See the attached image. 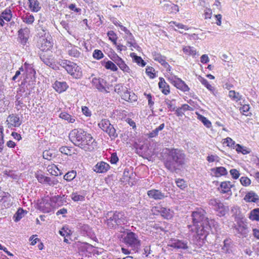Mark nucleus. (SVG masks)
<instances>
[{
	"mask_svg": "<svg viewBox=\"0 0 259 259\" xmlns=\"http://www.w3.org/2000/svg\"><path fill=\"white\" fill-rule=\"evenodd\" d=\"M93 57L96 59L100 60L103 58L104 54L101 50L96 49L93 52Z\"/></svg>",
	"mask_w": 259,
	"mask_h": 259,
	"instance_id": "obj_47",
	"label": "nucleus"
},
{
	"mask_svg": "<svg viewBox=\"0 0 259 259\" xmlns=\"http://www.w3.org/2000/svg\"><path fill=\"white\" fill-rule=\"evenodd\" d=\"M214 17L216 21V24L218 26H221L222 24V15L221 14L214 15Z\"/></svg>",
	"mask_w": 259,
	"mask_h": 259,
	"instance_id": "obj_63",
	"label": "nucleus"
},
{
	"mask_svg": "<svg viewBox=\"0 0 259 259\" xmlns=\"http://www.w3.org/2000/svg\"><path fill=\"white\" fill-rule=\"evenodd\" d=\"M40 58L44 63L47 66H51L52 65V62L50 59L47 58L45 56H41Z\"/></svg>",
	"mask_w": 259,
	"mask_h": 259,
	"instance_id": "obj_62",
	"label": "nucleus"
},
{
	"mask_svg": "<svg viewBox=\"0 0 259 259\" xmlns=\"http://www.w3.org/2000/svg\"><path fill=\"white\" fill-rule=\"evenodd\" d=\"M160 4L163 10L168 13H176L179 11L178 6L170 1L165 0L160 1Z\"/></svg>",
	"mask_w": 259,
	"mask_h": 259,
	"instance_id": "obj_9",
	"label": "nucleus"
},
{
	"mask_svg": "<svg viewBox=\"0 0 259 259\" xmlns=\"http://www.w3.org/2000/svg\"><path fill=\"white\" fill-rule=\"evenodd\" d=\"M206 212L202 208H198L192 214L193 225L189 226L191 231L195 232L198 236H204L208 234L212 227H215L216 222L214 220L209 219L205 216Z\"/></svg>",
	"mask_w": 259,
	"mask_h": 259,
	"instance_id": "obj_1",
	"label": "nucleus"
},
{
	"mask_svg": "<svg viewBox=\"0 0 259 259\" xmlns=\"http://www.w3.org/2000/svg\"><path fill=\"white\" fill-rule=\"evenodd\" d=\"M122 238V242L128 246L136 248L140 246L138 235L133 232H127Z\"/></svg>",
	"mask_w": 259,
	"mask_h": 259,
	"instance_id": "obj_6",
	"label": "nucleus"
},
{
	"mask_svg": "<svg viewBox=\"0 0 259 259\" xmlns=\"http://www.w3.org/2000/svg\"><path fill=\"white\" fill-rule=\"evenodd\" d=\"M25 211L22 208H19L14 215L15 221L18 222L24 216Z\"/></svg>",
	"mask_w": 259,
	"mask_h": 259,
	"instance_id": "obj_44",
	"label": "nucleus"
},
{
	"mask_svg": "<svg viewBox=\"0 0 259 259\" xmlns=\"http://www.w3.org/2000/svg\"><path fill=\"white\" fill-rule=\"evenodd\" d=\"M230 173L232 177L234 179H237L240 175L239 171L236 169H231Z\"/></svg>",
	"mask_w": 259,
	"mask_h": 259,
	"instance_id": "obj_54",
	"label": "nucleus"
},
{
	"mask_svg": "<svg viewBox=\"0 0 259 259\" xmlns=\"http://www.w3.org/2000/svg\"><path fill=\"white\" fill-rule=\"evenodd\" d=\"M176 183L178 187L180 188L181 189H184L186 187V183L183 179H178L176 181Z\"/></svg>",
	"mask_w": 259,
	"mask_h": 259,
	"instance_id": "obj_57",
	"label": "nucleus"
},
{
	"mask_svg": "<svg viewBox=\"0 0 259 259\" xmlns=\"http://www.w3.org/2000/svg\"><path fill=\"white\" fill-rule=\"evenodd\" d=\"M220 201H221L218 199L212 198L210 199L209 201V204L212 206L214 209V208L218 205Z\"/></svg>",
	"mask_w": 259,
	"mask_h": 259,
	"instance_id": "obj_59",
	"label": "nucleus"
},
{
	"mask_svg": "<svg viewBox=\"0 0 259 259\" xmlns=\"http://www.w3.org/2000/svg\"><path fill=\"white\" fill-rule=\"evenodd\" d=\"M199 81L204 85L211 93L214 94V88L209 83L208 81L202 77H199Z\"/></svg>",
	"mask_w": 259,
	"mask_h": 259,
	"instance_id": "obj_36",
	"label": "nucleus"
},
{
	"mask_svg": "<svg viewBox=\"0 0 259 259\" xmlns=\"http://www.w3.org/2000/svg\"><path fill=\"white\" fill-rule=\"evenodd\" d=\"M215 174L218 176H224L227 175V171L224 167H218L216 168Z\"/></svg>",
	"mask_w": 259,
	"mask_h": 259,
	"instance_id": "obj_49",
	"label": "nucleus"
},
{
	"mask_svg": "<svg viewBox=\"0 0 259 259\" xmlns=\"http://www.w3.org/2000/svg\"><path fill=\"white\" fill-rule=\"evenodd\" d=\"M110 168L109 165L103 161L98 162L94 167V170L98 173L106 172Z\"/></svg>",
	"mask_w": 259,
	"mask_h": 259,
	"instance_id": "obj_14",
	"label": "nucleus"
},
{
	"mask_svg": "<svg viewBox=\"0 0 259 259\" xmlns=\"http://www.w3.org/2000/svg\"><path fill=\"white\" fill-rule=\"evenodd\" d=\"M241 184L244 186H248L251 184L250 180L246 177H242L240 178Z\"/></svg>",
	"mask_w": 259,
	"mask_h": 259,
	"instance_id": "obj_52",
	"label": "nucleus"
},
{
	"mask_svg": "<svg viewBox=\"0 0 259 259\" xmlns=\"http://www.w3.org/2000/svg\"><path fill=\"white\" fill-rule=\"evenodd\" d=\"M76 176V171L72 170L66 173L64 176V179L67 181H71L75 178Z\"/></svg>",
	"mask_w": 259,
	"mask_h": 259,
	"instance_id": "obj_42",
	"label": "nucleus"
},
{
	"mask_svg": "<svg viewBox=\"0 0 259 259\" xmlns=\"http://www.w3.org/2000/svg\"><path fill=\"white\" fill-rule=\"evenodd\" d=\"M107 35L109 40H110L114 45H116L117 36L116 33L113 31H109L107 33Z\"/></svg>",
	"mask_w": 259,
	"mask_h": 259,
	"instance_id": "obj_45",
	"label": "nucleus"
},
{
	"mask_svg": "<svg viewBox=\"0 0 259 259\" xmlns=\"http://www.w3.org/2000/svg\"><path fill=\"white\" fill-rule=\"evenodd\" d=\"M159 79L160 81L158 83V85L161 92L165 95L168 94L170 92L169 85L165 82L164 78L160 77Z\"/></svg>",
	"mask_w": 259,
	"mask_h": 259,
	"instance_id": "obj_22",
	"label": "nucleus"
},
{
	"mask_svg": "<svg viewBox=\"0 0 259 259\" xmlns=\"http://www.w3.org/2000/svg\"><path fill=\"white\" fill-rule=\"evenodd\" d=\"M153 59L160 63L163 67H168L169 64L165 61V57L160 54L154 52L152 54Z\"/></svg>",
	"mask_w": 259,
	"mask_h": 259,
	"instance_id": "obj_20",
	"label": "nucleus"
},
{
	"mask_svg": "<svg viewBox=\"0 0 259 259\" xmlns=\"http://www.w3.org/2000/svg\"><path fill=\"white\" fill-rule=\"evenodd\" d=\"M148 196L155 200H161L166 197L164 193L157 189H151L147 192Z\"/></svg>",
	"mask_w": 259,
	"mask_h": 259,
	"instance_id": "obj_12",
	"label": "nucleus"
},
{
	"mask_svg": "<svg viewBox=\"0 0 259 259\" xmlns=\"http://www.w3.org/2000/svg\"><path fill=\"white\" fill-rule=\"evenodd\" d=\"M161 215L166 219H170L173 216V211L165 207H161L158 210Z\"/></svg>",
	"mask_w": 259,
	"mask_h": 259,
	"instance_id": "obj_26",
	"label": "nucleus"
},
{
	"mask_svg": "<svg viewBox=\"0 0 259 259\" xmlns=\"http://www.w3.org/2000/svg\"><path fill=\"white\" fill-rule=\"evenodd\" d=\"M168 246L178 249H187L189 248L188 242L186 240L174 239L169 242Z\"/></svg>",
	"mask_w": 259,
	"mask_h": 259,
	"instance_id": "obj_10",
	"label": "nucleus"
},
{
	"mask_svg": "<svg viewBox=\"0 0 259 259\" xmlns=\"http://www.w3.org/2000/svg\"><path fill=\"white\" fill-rule=\"evenodd\" d=\"M34 21V16L32 15L27 14L24 18L23 21L27 24H31Z\"/></svg>",
	"mask_w": 259,
	"mask_h": 259,
	"instance_id": "obj_50",
	"label": "nucleus"
},
{
	"mask_svg": "<svg viewBox=\"0 0 259 259\" xmlns=\"http://www.w3.org/2000/svg\"><path fill=\"white\" fill-rule=\"evenodd\" d=\"M131 57L132 58L133 61L137 63L138 65L141 66L142 67H144L146 65L145 62L142 59V58L140 56H138L136 55L135 53H133L130 55Z\"/></svg>",
	"mask_w": 259,
	"mask_h": 259,
	"instance_id": "obj_33",
	"label": "nucleus"
},
{
	"mask_svg": "<svg viewBox=\"0 0 259 259\" xmlns=\"http://www.w3.org/2000/svg\"><path fill=\"white\" fill-rule=\"evenodd\" d=\"M4 136L3 133V126L0 125V152L3 149L4 144Z\"/></svg>",
	"mask_w": 259,
	"mask_h": 259,
	"instance_id": "obj_58",
	"label": "nucleus"
},
{
	"mask_svg": "<svg viewBox=\"0 0 259 259\" xmlns=\"http://www.w3.org/2000/svg\"><path fill=\"white\" fill-rule=\"evenodd\" d=\"M233 148L235 149L238 153H241L244 155L250 152V150L249 149L238 144H236Z\"/></svg>",
	"mask_w": 259,
	"mask_h": 259,
	"instance_id": "obj_34",
	"label": "nucleus"
},
{
	"mask_svg": "<svg viewBox=\"0 0 259 259\" xmlns=\"http://www.w3.org/2000/svg\"><path fill=\"white\" fill-rule=\"evenodd\" d=\"M86 135L87 136L82 137L83 142L84 143V145H84V148H81L85 151H92L96 148L97 146V142L93 138L91 135L88 133L87 132Z\"/></svg>",
	"mask_w": 259,
	"mask_h": 259,
	"instance_id": "obj_8",
	"label": "nucleus"
},
{
	"mask_svg": "<svg viewBox=\"0 0 259 259\" xmlns=\"http://www.w3.org/2000/svg\"><path fill=\"white\" fill-rule=\"evenodd\" d=\"M35 177L39 183L41 184L46 183V181H47L48 177H46L41 174H36Z\"/></svg>",
	"mask_w": 259,
	"mask_h": 259,
	"instance_id": "obj_48",
	"label": "nucleus"
},
{
	"mask_svg": "<svg viewBox=\"0 0 259 259\" xmlns=\"http://www.w3.org/2000/svg\"><path fill=\"white\" fill-rule=\"evenodd\" d=\"M234 244L231 239L227 238L224 241V245L222 250L224 252L230 253L232 252Z\"/></svg>",
	"mask_w": 259,
	"mask_h": 259,
	"instance_id": "obj_18",
	"label": "nucleus"
},
{
	"mask_svg": "<svg viewBox=\"0 0 259 259\" xmlns=\"http://www.w3.org/2000/svg\"><path fill=\"white\" fill-rule=\"evenodd\" d=\"M59 151L63 154L68 155H71V150L67 147L62 146L60 148Z\"/></svg>",
	"mask_w": 259,
	"mask_h": 259,
	"instance_id": "obj_55",
	"label": "nucleus"
},
{
	"mask_svg": "<svg viewBox=\"0 0 259 259\" xmlns=\"http://www.w3.org/2000/svg\"><path fill=\"white\" fill-rule=\"evenodd\" d=\"M232 185L229 181L222 182L220 185L221 191L223 193H226L230 191Z\"/></svg>",
	"mask_w": 259,
	"mask_h": 259,
	"instance_id": "obj_32",
	"label": "nucleus"
},
{
	"mask_svg": "<svg viewBox=\"0 0 259 259\" xmlns=\"http://www.w3.org/2000/svg\"><path fill=\"white\" fill-rule=\"evenodd\" d=\"M198 119L200 121H201L203 123V124L207 128H209L211 126V122L208 119H207L205 117L201 115L198 114Z\"/></svg>",
	"mask_w": 259,
	"mask_h": 259,
	"instance_id": "obj_41",
	"label": "nucleus"
},
{
	"mask_svg": "<svg viewBox=\"0 0 259 259\" xmlns=\"http://www.w3.org/2000/svg\"><path fill=\"white\" fill-rule=\"evenodd\" d=\"M82 111L84 115L86 116H90L91 115V112L89 109L86 106L82 107Z\"/></svg>",
	"mask_w": 259,
	"mask_h": 259,
	"instance_id": "obj_64",
	"label": "nucleus"
},
{
	"mask_svg": "<svg viewBox=\"0 0 259 259\" xmlns=\"http://www.w3.org/2000/svg\"><path fill=\"white\" fill-rule=\"evenodd\" d=\"M59 117L61 118L66 120L69 123H74L76 119L75 116L71 115L65 112H61L59 115Z\"/></svg>",
	"mask_w": 259,
	"mask_h": 259,
	"instance_id": "obj_27",
	"label": "nucleus"
},
{
	"mask_svg": "<svg viewBox=\"0 0 259 259\" xmlns=\"http://www.w3.org/2000/svg\"><path fill=\"white\" fill-rule=\"evenodd\" d=\"M249 218L251 221H259V208L252 210L249 213Z\"/></svg>",
	"mask_w": 259,
	"mask_h": 259,
	"instance_id": "obj_35",
	"label": "nucleus"
},
{
	"mask_svg": "<svg viewBox=\"0 0 259 259\" xmlns=\"http://www.w3.org/2000/svg\"><path fill=\"white\" fill-rule=\"evenodd\" d=\"M48 171L52 175L58 176L62 174L60 169L55 164L49 165L47 167Z\"/></svg>",
	"mask_w": 259,
	"mask_h": 259,
	"instance_id": "obj_28",
	"label": "nucleus"
},
{
	"mask_svg": "<svg viewBox=\"0 0 259 259\" xmlns=\"http://www.w3.org/2000/svg\"><path fill=\"white\" fill-rule=\"evenodd\" d=\"M7 121L8 122V124H10V125L15 127H18L21 124V121L19 117L14 115H10L8 117Z\"/></svg>",
	"mask_w": 259,
	"mask_h": 259,
	"instance_id": "obj_21",
	"label": "nucleus"
},
{
	"mask_svg": "<svg viewBox=\"0 0 259 259\" xmlns=\"http://www.w3.org/2000/svg\"><path fill=\"white\" fill-rule=\"evenodd\" d=\"M86 132L81 128H77L72 130L69 134L70 141L76 146L80 148L84 147V143L82 141V137L85 136Z\"/></svg>",
	"mask_w": 259,
	"mask_h": 259,
	"instance_id": "obj_5",
	"label": "nucleus"
},
{
	"mask_svg": "<svg viewBox=\"0 0 259 259\" xmlns=\"http://www.w3.org/2000/svg\"><path fill=\"white\" fill-rule=\"evenodd\" d=\"M121 97L122 99L128 102L135 101L137 100V96L135 94L128 92L126 89H125L123 93L121 94Z\"/></svg>",
	"mask_w": 259,
	"mask_h": 259,
	"instance_id": "obj_17",
	"label": "nucleus"
},
{
	"mask_svg": "<svg viewBox=\"0 0 259 259\" xmlns=\"http://www.w3.org/2000/svg\"><path fill=\"white\" fill-rule=\"evenodd\" d=\"M243 199L246 202H256L258 200V196L253 191H251L246 193Z\"/></svg>",
	"mask_w": 259,
	"mask_h": 259,
	"instance_id": "obj_19",
	"label": "nucleus"
},
{
	"mask_svg": "<svg viewBox=\"0 0 259 259\" xmlns=\"http://www.w3.org/2000/svg\"><path fill=\"white\" fill-rule=\"evenodd\" d=\"M53 87L56 92L59 93H61L65 91L67 89L68 86L66 82L56 81L53 84Z\"/></svg>",
	"mask_w": 259,
	"mask_h": 259,
	"instance_id": "obj_16",
	"label": "nucleus"
},
{
	"mask_svg": "<svg viewBox=\"0 0 259 259\" xmlns=\"http://www.w3.org/2000/svg\"><path fill=\"white\" fill-rule=\"evenodd\" d=\"M19 37L22 40L23 42H26L29 37V29L28 28H24L19 30Z\"/></svg>",
	"mask_w": 259,
	"mask_h": 259,
	"instance_id": "obj_25",
	"label": "nucleus"
},
{
	"mask_svg": "<svg viewBox=\"0 0 259 259\" xmlns=\"http://www.w3.org/2000/svg\"><path fill=\"white\" fill-rule=\"evenodd\" d=\"M237 232L242 237H246L248 233L247 226L243 223H239L235 228Z\"/></svg>",
	"mask_w": 259,
	"mask_h": 259,
	"instance_id": "obj_15",
	"label": "nucleus"
},
{
	"mask_svg": "<svg viewBox=\"0 0 259 259\" xmlns=\"http://www.w3.org/2000/svg\"><path fill=\"white\" fill-rule=\"evenodd\" d=\"M125 90L123 86L121 84H116L114 87V91L118 94H121L122 92H123Z\"/></svg>",
	"mask_w": 259,
	"mask_h": 259,
	"instance_id": "obj_56",
	"label": "nucleus"
},
{
	"mask_svg": "<svg viewBox=\"0 0 259 259\" xmlns=\"http://www.w3.org/2000/svg\"><path fill=\"white\" fill-rule=\"evenodd\" d=\"M56 153L53 150H45L43 152L44 158L50 160L55 157Z\"/></svg>",
	"mask_w": 259,
	"mask_h": 259,
	"instance_id": "obj_37",
	"label": "nucleus"
},
{
	"mask_svg": "<svg viewBox=\"0 0 259 259\" xmlns=\"http://www.w3.org/2000/svg\"><path fill=\"white\" fill-rule=\"evenodd\" d=\"M164 123L161 124L158 127L153 130L149 134V137L151 138L155 137L158 135L159 131L162 130L164 127Z\"/></svg>",
	"mask_w": 259,
	"mask_h": 259,
	"instance_id": "obj_43",
	"label": "nucleus"
},
{
	"mask_svg": "<svg viewBox=\"0 0 259 259\" xmlns=\"http://www.w3.org/2000/svg\"><path fill=\"white\" fill-rule=\"evenodd\" d=\"M98 125L103 131L107 133L112 139H114L117 137L118 134L109 120L106 119H102L98 123Z\"/></svg>",
	"mask_w": 259,
	"mask_h": 259,
	"instance_id": "obj_7",
	"label": "nucleus"
},
{
	"mask_svg": "<svg viewBox=\"0 0 259 259\" xmlns=\"http://www.w3.org/2000/svg\"><path fill=\"white\" fill-rule=\"evenodd\" d=\"M68 54L70 57L76 58H78L81 55L80 52L78 50L76 47H74L71 49H68Z\"/></svg>",
	"mask_w": 259,
	"mask_h": 259,
	"instance_id": "obj_38",
	"label": "nucleus"
},
{
	"mask_svg": "<svg viewBox=\"0 0 259 259\" xmlns=\"http://www.w3.org/2000/svg\"><path fill=\"white\" fill-rule=\"evenodd\" d=\"M104 82V80L103 79H97L94 78L93 79V82L95 84L96 83V88L100 92H108L105 87H104L103 83Z\"/></svg>",
	"mask_w": 259,
	"mask_h": 259,
	"instance_id": "obj_30",
	"label": "nucleus"
},
{
	"mask_svg": "<svg viewBox=\"0 0 259 259\" xmlns=\"http://www.w3.org/2000/svg\"><path fill=\"white\" fill-rule=\"evenodd\" d=\"M29 7L31 11L38 12L41 9V6L38 0H28Z\"/></svg>",
	"mask_w": 259,
	"mask_h": 259,
	"instance_id": "obj_23",
	"label": "nucleus"
},
{
	"mask_svg": "<svg viewBox=\"0 0 259 259\" xmlns=\"http://www.w3.org/2000/svg\"><path fill=\"white\" fill-rule=\"evenodd\" d=\"M171 82L177 88L184 92L189 91L190 90L185 82L179 78L175 77L174 79H172Z\"/></svg>",
	"mask_w": 259,
	"mask_h": 259,
	"instance_id": "obj_13",
	"label": "nucleus"
},
{
	"mask_svg": "<svg viewBox=\"0 0 259 259\" xmlns=\"http://www.w3.org/2000/svg\"><path fill=\"white\" fill-rule=\"evenodd\" d=\"M126 222V218L121 212H110L107 213L106 223L109 228H115L117 226L125 224Z\"/></svg>",
	"mask_w": 259,
	"mask_h": 259,
	"instance_id": "obj_4",
	"label": "nucleus"
},
{
	"mask_svg": "<svg viewBox=\"0 0 259 259\" xmlns=\"http://www.w3.org/2000/svg\"><path fill=\"white\" fill-rule=\"evenodd\" d=\"M41 42H42V44H45V47L44 48H43L42 46V50H45V49H47L48 50V49H49L51 46H52V44L51 43L50 41H48L46 39H45V38H42L41 39Z\"/></svg>",
	"mask_w": 259,
	"mask_h": 259,
	"instance_id": "obj_60",
	"label": "nucleus"
},
{
	"mask_svg": "<svg viewBox=\"0 0 259 259\" xmlns=\"http://www.w3.org/2000/svg\"><path fill=\"white\" fill-rule=\"evenodd\" d=\"M223 144H226L227 146L229 147H233L235 146V142L231 138H227L226 139H224V141L223 142Z\"/></svg>",
	"mask_w": 259,
	"mask_h": 259,
	"instance_id": "obj_53",
	"label": "nucleus"
},
{
	"mask_svg": "<svg viewBox=\"0 0 259 259\" xmlns=\"http://www.w3.org/2000/svg\"><path fill=\"white\" fill-rule=\"evenodd\" d=\"M167 157L164 165L171 172L176 171L185 164V154L182 150L178 149H168Z\"/></svg>",
	"mask_w": 259,
	"mask_h": 259,
	"instance_id": "obj_2",
	"label": "nucleus"
},
{
	"mask_svg": "<svg viewBox=\"0 0 259 259\" xmlns=\"http://www.w3.org/2000/svg\"><path fill=\"white\" fill-rule=\"evenodd\" d=\"M112 60L118 66L121 70L125 72H130V69L129 67L125 63L124 61L115 54L111 58Z\"/></svg>",
	"mask_w": 259,
	"mask_h": 259,
	"instance_id": "obj_11",
	"label": "nucleus"
},
{
	"mask_svg": "<svg viewBox=\"0 0 259 259\" xmlns=\"http://www.w3.org/2000/svg\"><path fill=\"white\" fill-rule=\"evenodd\" d=\"M214 209L218 212V215L220 217L225 215L228 210V208L225 207L221 201L219 203Z\"/></svg>",
	"mask_w": 259,
	"mask_h": 259,
	"instance_id": "obj_24",
	"label": "nucleus"
},
{
	"mask_svg": "<svg viewBox=\"0 0 259 259\" xmlns=\"http://www.w3.org/2000/svg\"><path fill=\"white\" fill-rule=\"evenodd\" d=\"M0 16L2 17L3 20H5L7 22L10 21L12 17V11L10 8H7L2 12Z\"/></svg>",
	"mask_w": 259,
	"mask_h": 259,
	"instance_id": "obj_29",
	"label": "nucleus"
},
{
	"mask_svg": "<svg viewBox=\"0 0 259 259\" xmlns=\"http://www.w3.org/2000/svg\"><path fill=\"white\" fill-rule=\"evenodd\" d=\"M46 184H47L51 186H54L59 183V181L57 179L55 178L52 179L50 177L47 178V181H46Z\"/></svg>",
	"mask_w": 259,
	"mask_h": 259,
	"instance_id": "obj_51",
	"label": "nucleus"
},
{
	"mask_svg": "<svg viewBox=\"0 0 259 259\" xmlns=\"http://www.w3.org/2000/svg\"><path fill=\"white\" fill-rule=\"evenodd\" d=\"M71 198L74 201H82L84 200V196L82 195H79L77 193H72L71 195Z\"/></svg>",
	"mask_w": 259,
	"mask_h": 259,
	"instance_id": "obj_46",
	"label": "nucleus"
},
{
	"mask_svg": "<svg viewBox=\"0 0 259 259\" xmlns=\"http://www.w3.org/2000/svg\"><path fill=\"white\" fill-rule=\"evenodd\" d=\"M228 96L231 99L235 101H240L242 97L239 93L233 90L229 91Z\"/></svg>",
	"mask_w": 259,
	"mask_h": 259,
	"instance_id": "obj_40",
	"label": "nucleus"
},
{
	"mask_svg": "<svg viewBox=\"0 0 259 259\" xmlns=\"http://www.w3.org/2000/svg\"><path fill=\"white\" fill-rule=\"evenodd\" d=\"M60 65L64 68L73 78L78 79L82 75L81 68L76 63L67 60L59 61Z\"/></svg>",
	"mask_w": 259,
	"mask_h": 259,
	"instance_id": "obj_3",
	"label": "nucleus"
},
{
	"mask_svg": "<svg viewBox=\"0 0 259 259\" xmlns=\"http://www.w3.org/2000/svg\"><path fill=\"white\" fill-rule=\"evenodd\" d=\"M118 161V158L115 153H113L111 154L110 157V162L112 164H116Z\"/></svg>",
	"mask_w": 259,
	"mask_h": 259,
	"instance_id": "obj_61",
	"label": "nucleus"
},
{
	"mask_svg": "<svg viewBox=\"0 0 259 259\" xmlns=\"http://www.w3.org/2000/svg\"><path fill=\"white\" fill-rule=\"evenodd\" d=\"M183 51L184 53L187 55L194 56L196 54V50L194 48L190 46H185L183 47Z\"/></svg>",
	"mask_w": 259,
	"mask_h": 259,
	"instance_id": "obj_39",
	"label": "nucleus"
},
{
	"mask_svg": "<svg viewBox=\"0 0 259 259\" xmlns=\"http://www.w3.org/2000/svg\"><path fill=\"white\" fill-rule=\"evenodd\" d=\"M102 64L107 69H110L113 71H116L118 70V68L115 65V64L111 61H103L102 62Z\"/></svg>",
	"mask_w": 259,
	"mask_h": 259,
	"instance_id": "obj_31",
	"label": "nucleus"
}]
</instances>
